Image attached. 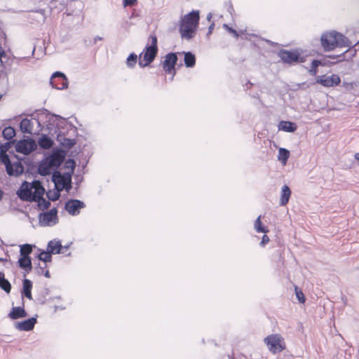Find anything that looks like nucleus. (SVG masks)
<instances>
[{
    "instance_id": "1",
    "label": "nucleus",
    "mask_w": 359,
    "mask_h": 359,
    "mask_svg": "<svg viewBox=\"0 0 359 359\" xmlns=\"http://www.w3.org/2000/svg\"><path fill=\"white\" fill-rule=\"evenodd\" d=\"M199 20L200 15L198 11H192L181 18L179 32L182 39L189 41L195 36Z\"/></svg>"
},
{
    "instance_id": "2",
    "label": "nucleus",
    "mask_w": 359,
    "mask_h": 359,
    "mask_svg": "<svg viewBox=\"0 0 359 359\" xmlns=\"http://www.w3.org/2000/svg\"><path fill=\"white\" fill-rule=\"evenodd\" d=\"M320 41L321 45L325 51L332 50L337 47L348 46L347 38L335 31L323 34Z\"/></svg>"
},
{
    "instance_id": "3",
    "label": "nucleus",
    "mask_w": 359,
    "mask_h": 359,
    "mask_svg": "<svg viewBox=\"0 0 359 359\" xmlns=\"http://www.w3.org/2000/svg\"><path fill=\"white\" fill-rule=\"evenodd\" d=\"M264 342L273 354L279 353L286 348L284 338L279 334H272L266 337Z\"/></svg>"
},
{
    "instance_id": "4",
    "label": "nucleus",
    "mask_w": 359,
    "mask_h": 359,
    "mask_svg": "<svg viewBox=\"0 0 359 359\" xmlns=\"http://www.w3.org/2000/svg\"><path fill=\"white\" fill-rule=\"evenodd\" d=\"M0 161L6 166V170L9 176H18L24 171V168L20 162L11 163L10 158L6 153L0 152Z\"/></svg>"
},
{
    "instance_id": "5",
    "label": "nucleus",
    "mask_w": 359,
    "mask_h": 359,
    "mask_svg": "<svg viewBox=\"0 0 359 359\" xmlns=\"http://www.w3.org/2000/svg\"><path fill=\"white\" fill-rule=\"evenodd\" d=\"M57 220V210L56 208H53L48 212L40 213L39 215V224L43 226L55 224Z\"/></svg>"
},
{
    "instance_id": "6",
    "label": "nucleus",
    "mask_w": 359,
    "mask_h": 359,
    "mask_svg": "<svg viewBox=\"0 0 359 359\" xmlns=\"http://www.w3.org/2000/svg\"><path fill=\"white\" fill-rule=\"evenodd\" d=\"M36 142L32 138L21 140L15 144L16 151L25 155L36 150Z\"/></svg>"
},
{
    "instance_id": "7",
    "label": "nucleus",
    "mask_w": 359,
    "mask_h": 359,
    "mask_svg": "<svg viewBox=\"0 0 359 359\" xmlns=\"http://www.w3.org/2000/svg\"><path fill=\"white\" fill-rule=\"evenodd\" d=\"M150 39L151 44L145 47L143 57L144 61L152 62L158 53L157 38L156 36L151 35Z\"/></svg>"
},
{
    "instance_id": "8",
    "label": "nucleus",
    "mask_w": 359,
    "mask_h": 359,
    "mask_svg": "<svg viewBox=\"0 0 359 359\" xmlns=\"http://www.w3.org/2000/svg\"><path fill=\"white\" fill-rule=\"evenodd\" d=\"M177 62V56L175 53H169L165 57V60L163 62V70L168 74H172L171 80L173 79L176 74L175 65Z\"/></svg>"
},
{
    "instance_id": "9",
    "label": "nucleus",
    "mask_w": 359,
    "mask_h": 359,
    "mask_svg": "<svg viewBox=\"0 0 359 359\" xmlns=\"http://www.w3.org/2000/svg\"><path fill=\"white\" fill-rule=\"evenodd\" d=\"M50 83L53 88L57 90L65 89L68 86V81L66 76L60 72H56L53 74L50 79Z\"/></svg>"
},
{
    "instance_id": "10",
    "label": "nucleus",
    "mask_w": 359,
    "mask_h": 359,
    "mask_svg": "<svg viewBox=\"0 0 359 359\" xmlns=\"http://www.w3.org/2000/svg\"><path fill=\"white\" fill-rule=\"evenodd\" d=\"M18 198L22 201L33 202L35 199L33 197V192L31 184L25 181L16 192Z\"/></svg>"
},
{
    "instance_id": "11",
    "label": "nucleus",
    "mask_w": 359,
    "mask_h": 359,
    "mask_svg": "<svg viewBox=\"0 0 359 359\" xmlns=\"http://www.w3.org/2000/svg\"><path fill=\"white\" fill-rule=\"evenodd\" d=\"M65 158V152L61 149H56L53 150V152L45 158L54 169H57L63 163Z\"/></svg>"
},
{
    "instance_id": "12",
    "label": "nucleus",
    "mask_w": 359,
    "mask_h": 359,
    "mask_svg": "<svg viewBox=\"0 0 359 359\" xmlns=\"http://www.w3.org/2000/svg\"><path fill=\"white\" fill-rule=\"evenodd\" d=\"M86 206L85 203L78 199H70L65 203V209L72 216L78 215L80 210Z\"/></svg>"
},
{
    "instance_id": "13",
    "label": "nucleus",
    "mask_w": 359,
    "mask_h": 359,
    "mask_svg": "<svg viewBox=\"0 0 359 359\" xmlns=\"http://www.w3.org/2000/svg\"><path fill=\"white\" fill-rule=\"evenodd\" d=\"M278 56L283 62L291 64L299 62L300 54L297 50L291 51L283 49L279 51Z\"/></svg>"
},
{
    "instance_id": "14",
    "label": "nucleus",
    "mask_w": 359,
    "mask_h": 359,
    "mask_svg": "<svg viewBox=\"0 0 359 359\" xmlns=\"http://www.w3.org/2000/svg\"><path fill=\"white\" fill-rule=\"evenodd\" d=\"M341 80L338 75L332 74L329 76H321L317 79V83L325 87H332L339 84Z\"/></svg>"
},
{
    "instance_id": "15",
    "label": "nucleus",
    "mask_w": 359,
    "mask_h": 359,
    "mask_svg": "<svg viewBox=\"0 0 359 359\" xmlns=\"http://www.w3.org/2000/svg\"><path fill=\"white\" fill-rule=\"evenodd\" d=\"M68 248V245L63 246L60 241L55 239L50 241L47 245V250L51 254H63L67 250Z\"/></svg>"
},
{
    "instance_id": "16",
    "label": "nucleus",
    "mask_w": 359,
    "mask_h": 359,
    "mask_svg": "<svg viewBox=\"0 0 359 359\" xmlns=\"http://www.w3.org/2000/svg\"><path fill=\"white\" fill-rule=\"evenodd\" d=\"M36 323V318H30L22 322H17L15 323V327L21 331H30L32 330L35 324Z\"/></svg>"
},
{
    "instance_id": "17",
    "label": "nucleus",
    "mask_w": 359,
    "mask_h": 359,
    "mask_svg": "<svg viewBox=\"0 0 359 359\" xmlns=\"http://www.w3.org/2000/svg\"><path fill=\"white\" fill-rule=\"evenodd\" d=\"M53 169V166L44 158L39 164L38 172L41 176H47L51 173Z\"/></svg>"
},
{
    "instance_id": "18",
    "label": "nucleus",
    "mask_w": 359,
    "mask_h": 359,
    "mask_svg": "<svg viewBox=\"0 0 359 359\" xmlns=\"http://www.w3.org/2000/svg\"><path fill=\"white\" fill-rule=\"evenodd\" d=\"M31 187L32 189L34 190L33 192V197L34 199L43 196L46 190L40 181L34 180L31 184Z\"/></svg>"
},
{
    "instance_id": "19",
    "label": "nucleus",
    "mask_w": 359,
    "mask_h": 359,
    "mask_svg": "<svg viewBox=\"0 0 359 359\" xmlns=\"http://www.w3.org/2000/svg\"><path fill=\"white\" fill-rule=\"evenodd\" d=\"M278 129L288 133H294L297 129V126L294 122L281 121L279 123Z\"/></svg>"
},
{
    "instance_id": "20",
    "label": "nucleus",
    "mask_w": 359,
    "mask_h": 359,
    "mask_svg": "<svg viewBox=\"0 0 359 359\" xmlns=\"http://www.w3.org/2000/svg\"><path fill=\"white\" fill-rule=\"evenodd\" d=\"M27 316V312L21 306L13 307L8 314L9 318L13 320L25 318Z\"/></svg>"
},
{
    "instance_id": "21",
    "label": "nucleus",
    "mask_w": 359,
    "mask_h": 359,
    "mask_svg": "<svg viewBox=\"0 0 359 359\" xmlns=\"http://www.w3.org/2000/svg\"><path fill=\"white\" fill-rule=\"evenodd\" d=\"M18 262L20 268L24 269L27 272L32 271V264L30 257L21 256Z\"/></svg>"
},
{
    "instance_id": "22",
    "label": "nucleus",
    "mask_w": 359,
    "mask_h": 359,
    "mask_svg": "<svg viewBox=\"0 0 359 359\" xmlns=\"http://www.w3.org/2000/svg\"><path fill=\"white\" fill-rule=\"evenodd\" d=\"M20 128L23 133L32 134L33 123L28 118H23L20 123Z\"/></svg>"
},
{
    "instance_id": "23",
    "label": "nucleus",
    "mask_w": 359,
    "mask_h": 359,
    "mask_svg": "<svg viewBox=\"0 0 359 359\" xmlns=\"http://www.w3.org/2000/svg\"><path fill=\"white\" fill-rule=\"evenodd\" d=\"M38 144L40 148L43 149H48L53 145V141L50 137H49L46 135H43L39 139Z\"/></svg>"
},
{
    "instance_id": "24",
    "label": "nucleus",
    "mask_w": 359,
    "mask_h": 359,
    "mask_svg": "<svg viewBox=\"0 0 359 359\" xmlns=\"http://www.w3.org/2000/svg\"><path fill=\"white\" fill-rule=\"evenodd\" d=\"M291 196V191L288 186L284 185L282 187V191H281V196L280 200V205H285L290 198Z\"/></svg>"
},
{
    "instance_id": "25",
    "label": "nucleus",
    "mask_w": 359,
    "mask_h": 359,
    "mask_svg": "<svg viewBox=\"0 0 359 359\" xmlns=\"http://www.w3.org/2000/svg\"><path fill=\"white\" fill-rule=\"evenodd\" d=\"M32 282L29 279L23 280L22 294L27 299H32Z\"/></svg>"
},
{
    "instance_id": "26",
    "label": "nucleus",
    "mask_w": 359,
    "mask_h": 359,
    "mask_svg": "<svg viewBox=\"0 0 359 359\" xmlns=\"http://www.w3.org/2000/svg\"><path fill=\"white\" fill-rule=\"evenodd\" d=\"M0 288L2 289L6 293H10L11 290V285L10 282L5 278V274L4 272L0 271Z\"/></svg>"
},
{
    "instance_id": "27",
    "label": "nucleus",
    "mask_w": 359,
    "mask_h": 359,
    "mask_svg": "<svg viewBox=\"0 0 359 359\" xmlns=\"http://www.w3.org/2000/svg\"><path fill=\"white\" fill-rule=\"evenodd\" d=\"M184 61L187 67H193L196 64V57L192 53L186 52Z\"/></svg>"
},
{
    "instance_id": "28",
    "label": "nucleus",
    "mask_w": 359,
    "mask_h": 359,
    "mask_svg": "<svg viewBox=\"0 0 359 359\" xmlns=\"http://www.w3.org/2000/svg\"><path fill=\"white\" fill-rule=\"evenodd\" d=\"M60 184L62 185V187L69 191L72 188V173H65L63 180Z\"/></svg>"
},
{
    "instance_id": "29",
    "label": "nucleus",
    "mask_w": 359,
    "mask_h": 359,
    "mask_svg": "<svg viewBox=\"0 0 359 359\" xmlns=\"http://www.w3.org/2000/svg\"><path fill=\"white\" fill-rule=\"evenodd\" d=\"M33 202H37L38 208L41 210H46L50 206V202L46 200L43 196L35 198V201H33Z\"/></svg>"
},
{
    "instance_id": "30",
    "label": "nucleus",
    "mask_w": 359,
    "mask_h": 359,
    "mask_svg": "<svg viewBox=\"0 0 359 359\" xmlns=\"http://www.w3.org/2000/svg\"><path fill=\"white\" fill-rule=\"evenodd\" d=\"M290 157V152L285 148H280L278 150V159L282 162L284 165Z\"/></svg>"
},
{
    "instance_id": "31",
    "label": "nucleus",
    "mask_w": 359,
    "mask_h": 359,
    "mask_svg": "<svg viewBox=\"0 0 359 359\" xmlns=\"http://www.w3.org/2000/svg\"><path fill=\"white\" fill-rule=\"evenodd\" d=\"M2 135L6 140H10L15 135V130L11 126L6 127L2 131Z\"/></svg>"
},
{
    "instance_id": "32",
    "label": "nucleus",
    "mask_w": 359,
    "mask_h": 359,
    "mask_svg": "<svg viewBox=\"0 0 359 359\" xmlns=\"http://www.w3.org/2000/svg\"><path fill=\"white\" fill-rule=\"evenodd\" d=\"M32 245L30 244H24L20 246V256L29 257L32 252Z\"/></svg>"
},
{
    "instance_id": "33",
    "label": "nucleus",
    "mask_w": 359,
    "mask_h": 359,
    "mask_svg": "<svg viewBox=\"0 0 359 359\" xmlns=\"http://www.w3.org/2000/svg\"><path fill=\"white\" fill-rule=\"evenodd\" d=\"M59 140L60 141V143L62 145V147H65L67 149L72 148L76 144V141L74 139L63 137L62 139H60Z\"/></svg>"
},
{
    "instance_id": "34",
    "label": "nucleus",
    "mask_w": 359,
    "mask_h": 359,
    "mask_svg": "<svg viewBox=\"0 0 359 359\" xmlns=\"http://www.w3.org/2000/svg\"><path fill=\"white\" fill-rule=\"evenodd\" d=\"M137 55L134 53H130L126 60L127 67L130 69L133 68L137 63Z\"/></svg>"
},
{
    "instance_id": "35",
    "label": "nucleus",
    "mask_w": 359,
    "mask_h": 359,
    "mask_svg": "<svg viewBox=\"0 0 359 359\" xmlns=\"http://www.w3.org/2000/svg\"><path fill=\"white\" fill-rule=\"evenodd\" d=\"M51 255L52 254L49 252V250L46 249V251L41 252V253L38 256V258L39 260L43 261L45 263L50 262H51L52 259Z\"/></svg>"
},
{
    "instance_id": "36",
    "label": "nucleus",
    "mask_w": 359,
    "mask_h": 359,
    "mask_svg": "<svg viewBox=\"0 0 359 359\" xmlns=\"http://www.w3.org/2000/svg\"><path fill=\"white\" fill-rule=\"evenodd\" d=\"M63 177L64 174L62 175L59 171H54L52 175V182L57 186L62 181Z\"/></svg>"
},
{
    "instance_id": "37",
    "label": "nucleus",
    "mask_w": 359,
    "mask_h": 359,
    "mask_svg": "<svg viewBox=\"0 0 359 359\" xmlns=\"http://www.w3.org/2000/svg\"><path fill=\"white\" fill-rule=\"evenodd\" d=\"M255 229L259 233H266L268 231L266 228L262 225L261 215H259L255 220Z\"/></svg>"
},
{
    "instance_id": "38",
    "label": "nucleus",
    "mask_w": 359,
    "mask_h": 359,
    "mask_svg": "<svg viewBox=\"0 0 359 359\" xmlns=\"http://www.w3.org/2000/svg\"><path fill=\"white\" fill-rule=\"evenodd\" d=\"M13 142H14V141H8L4 144H0V152L6 153L9 150V149L11 148V147Z\"/></svg>"
},
{
    "instance_id": "39",
    "label": "nucleus",
    "mask_w": 359,
    "mask_h": 359,
    "mask_svg": "<svg viewBox=\"0 0 359 359\" xmlns=\"http://www.w3.org/2000/svg\"><path fill=\"white\" fill-rule=\"evenodd\" d=\"M320 65H323L321 61L318 60H314L312 61V63H311V72L312 73V74H316V72H317V67Z\"/></svg>"
},
{
    "instance_id": "40",
    "label": "nucleus",
    "mask_w": 359,
    "mask_h": 359,
    "mask_svg": "<svg viewBox=\"0 0 359 359\" xmlns=\"http://www.w3.org/2000/svg\"><path fill=\"white\" fill-rule=\"evenodd\" d=\"M295 294L299 302L304 303L305 302V297L303 292L299 290L297 287H295Z\"/></svg>"
},
{
    "instance_id": "41",
    "label": "nucleus",
    "mask_w": 359,
    "mask_h": 359,
    "mask_svg": "<svg viewBox=\"0 0 359 359\" xmlns=\"http://www.w3.org/2000/svg\"><path fill=\"white\" fill-rule=\"evenodd\" d=\"M65 165L67 168H71L72 170L70 173L72 174L76 166L75 161L73 159H69L66 161Z\"/></svg>"
},
{
    "instance_id": "42",
    "label": "nucleus",
    "mask_w": 359,
    "mask_h": 359,
    "mask_svg": "<svg viewBox=\"0 0 359 359\" xmlns=\"http://www.w3.org/2000/svg\"><path fill=\"white\" fill-rule=\"evenodd\" d=\"M224 27L229 31V33L233 34L236 38L238 37V34L234 29L229 27L226 24H224Z\"/></svg>"
},
{
    "instance_id": "43",
    "label": "nucleus",
    "mask_w": 359,
    "mask_h": 359,
    "mask_svg": "<svg viewBox=\"0 0 359 359\" xmlns=\"http://www.w3.org/2000/svg\"><path fill=\"white\" fill-rule=\"evenodd\" d=\"M137 3V0H123V6H133Z\"/></svg>"
},
{
    "instance_id": "44",
    "label": "nucleus",
    "mask_w": 359,
    "mask_h": 359,
    "mask_svg": "<svg viewBox=\"0 0 359 359\" xmlns=\"http://www.w3.org/2000/svg\"><path fill=\"white\" fill-rule=\"evenodd\" d=\"M47 196L50 201H55L59 198L60 194L58 192H55L53 195H50L49 193H47Z\"/></svg>"
},
{
    "instance_id": "45",
    "label": "nucleus",
    "mask_w": 359,
    "mask_h": 359,
    "mask_svg": "<svg viewBox=\"0 0 359 359\" xmlns=\"http://www.w3.org/2000/svg\"><path fill=\"white\" fill-rule=\"evenodd\" d=\"M151 62H149L148 61H144V60H142L141 59H140L139 60V65L140 67H147L149 66Z\"/></svg>"
},
{
    "instance_id": "46",
    "label": "nucleus",
    "mask_w": 359,
    "mask_h": 359,
    "mask_svg": "<svg viewBox=\"0 0 359 359\" xmlns=\"http://www.w3.org/2000/svg\"><path fill=\"white\" fill-rule=\"evenodd\" d=\"M269 241V238L268 237V236L266 235H264L262 236V241L260 243V245H264L265 244L268 243Z\"/></svg>"
},
{
    "instance_id": "47",
    "label": "nucleus",
    "mask_w": 359,
    "mask_h": 359,
    "mask_svg": "<svg viewBox=\"0 0 359 359\" xmlns=\"http://www.w3.org/2000/svg\"><path fill=\"white\" fill-rule=\"evenodd\" d=\"M214 26H215V24L214 23H212L209 27H208V34H210L214 29Z\"/></svg>"
},
{
    "instance_id": "48",
    "label": "nucleus",
    "mask_w": 359,
    "mask_h": 359,
    "mask_svg": "<svg viewBox=\"0 0 359 359\" xmlns=\"http://www.w3.org/2000/svg\"><path fill=\"white\" fill-rule=\"evenodd\" d=\"M5 56H6L5 51L4 50H2L1 47H0V60H1V58L3 57H5Z\"/></svg>"
},
{
    "instance_id": "49",
    "label": "nucleus",
    "mask_w": 359,
    "mask_h": 359,
    "mask_svg": "<svg viewBox=\"0 0 359 359\" xmlns=\"http://www.w3.org/2000/svg\"><path fill=\"white\" fill-rule=\"evenodd\" d=\"M342 55H330L327 57L331 59H337L338 57H341Z\"/></svg>"
},
{
    "instance_id": "50",
    "label": "nucleus",
    "mask_w": 359,
    "mask_h": 359,
    "mask_svg": "<svg viewBox=\"0 0 359 359\" xmlns=\"http://www.w3.org/2000/svg\"><path fill=\"white\" fill-rule=\"evenodd\" d=\"M102 39V37L97 36L96 37L94 38V43H95L97 42V41H100Z\"/></svg>"
},
{
    "instance_id": "51",
    "label": "nucleus",
    "mask_w": 359,
    "mask_h": 359,
    "mask_svg": "<svg viewBox=\"0 0 359 359\" xmlns=\"http://www.w3.org/2000/svg\"><path fill=\"white\" fill-rule=\"evenodd\" d=\"M44 276L46 277V278H50V273L48 271H46L44 273Z\"/></svg>"
},
{
    "instance_id": "52",
    "label": "nucleus",
    "mask_w": 359,
    "mask_h": 359,
    "mask_svg": "<svg viewBox=\"0 0 359 359\" xmlns=\"http://www.w3.org/2000/svg\"><path fill=\"white\" fill-rule=\"evenodd\" d=\"M4 196V191L0 189V201L2 199Z\"/></svg>"
},
{
    "instance_id": "53",
    "label": "nucleus",
    "mask_w": 359,
    "mask_h": 359,
    "mask_svg": "<svg viewBox=\"0 0 359 359\" xmlns=\"http://www.w3.org/2000/svg\"><path fill=\"white\" fill-rule=\"evenodd\" d=\"M212 18V14L211 13H209L207 16V20H210V19Z\"/></svg>"
},
{
    "instance_id": "54",
    "label": "nucleus",
    "mask_w": 359,
    "mask_h": 359,
    "mask_svg": "<svg viewBox=\"0 0 359 359\" xmlns=\"http://www.w3.org/2000/svg\"><path fill=\"white\" fill-rule=\"evenodd\" d=\"M53 116L55 117L56 119H58V118H62L61 116H58V115H55V114H53L52 115Z\"/></svg>"
},
{
    "instance_id": "55",
    "label": "nucleus",
    "mask_w": 359,
    "mask_h": 359,
    "mask_svg": "<svg viewBox=\"0 0 359 359\" xmlns=\"http://www.w3.org/2000/svg\"><path fill=\"white\" fill-rule=\"evenodd\" d=\"M6 261H7V259H6V258L4 259V258L0 257V262H6Z\"/></svg>"
},
{
    "instance_id": "56",
    "label": "nucleus",
    "mask_w": 359,
    "mask_h": 359,
    "mask_svg": "<svg viewBox=\"0 0 359 359\" xmlns=\"http://www.w3.org/2000/svg\"><path fill=\"white\" fill-rule=\"evenodd\" d=\"M355 158L356 159L359 160V154H358V153H356V154H355Z\"/></svg>"
},
{
    "instance_id": "57",
    "label": "nucleus",
    "mask_w": 359,
    "mask_h": 359,
    "mask_svg": "<svg viewBox=\"0 0 359 359\" xmlns=\"http://www.w3.org/2000/svg\"><path fill=\"white\" fill-rule=\"evenodd\" d=\"M36 122H37L38 125L40 126H41L40 122L38 120H36Z\"/></svg>"
},
{
    "instance_id": "58",
    "label": "nucleus",
    "mask_w": 359,
    "mask_h": 359,
    "mask_svg": "<svg viewBox=\"0 0 359 359\" xmlns=\"http://www.w3.org/2000/svg\"><path fill=\"white\" fill-rule=\"evenodd\" d=\"M34 50H35V48H33V50H32V55L34 54Z\"/></svg>"
},
{
    "instance_id": "59",
    "label": "nucleus",
    "mask_w": 359,
    "mask_h": 359,
    "mask_svg": "<svg viewBox=\"0 0 359 359\" xmlns=\"http://www.w3.org/2000/svg\"><path fill=\"white\" fill-rule=\"evenodd\" d=\"M267 42H268V43H272V42H271V41H269V40H267Z\"/></svg>"
}]
</instances>
